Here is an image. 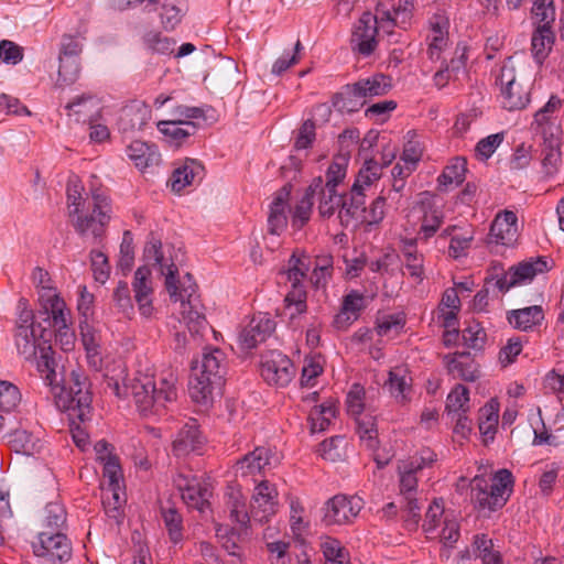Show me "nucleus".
I'll use <instances>...</instances> for the list:
<instances>
[{"label": "nucleus", "instance_id": "obj_1", "mask_svg": "<svg viewBox=\"0 0 564 564\" xmlns=\"http://www.w3.org/2000/svg\"><path fill=\"white\" fill-rule=\"evenodd\" d=\"M84 187L75 178L66 187L67 210L75 231L82 237L91 236L99 240L111 219V199L102 186L91 185L89 195L83 197Z\"/></svg>", "mask_w": 564, "mask_h": 564}, {"label": "nucleus", "instance_id": "obj_2", "mask_svg": "<svg viewBox=\"0 0 564 564\" xmlns=\"http://www.w3.org/2000/svg\"><path fill=\"white\" fill-rule=\"evenodd\" d=\"M128 389L143 415L156 414L177 400L178 376L171 367L158 372L153 366L140 364Z\"/></svg>", "mask_w": 564, "mask_h": 564}, {"label": "nucleus", "instance_id": "obj_3", "mask_svg": "<svg viewBox=\"0 0 564 564\" xmlns=\"http://www.w3.org/2000/svg\"><path fill=\"white\" fill-rule=\"evenodd\" d=\"M513 487L514 477L507 468L498 469L489 479L477 475L470 481V501L478 512H495L506 506Z\"/></svg>", "mask_w": 564, "mask_h": 564}, {"label": "nucleus", "instance_id": "obj_4", "mask_svg": "<svg viewBox=\"0 0 564 564\" xmlns=\"http://www.w3.org/2000/svg\"><path fill=\"white\" fill-rule=\"evenodd\" d=\"M310 270L308 257L303 252L292 253L288 261L286 269L280 271V281L290 285V290L284 297V316L290 319L293 327H297V319L307 311V293L305 289V278Z\"/></svg>", "mask_w": 564, "mask_h": 564}, {"label": "nucleus", "instance_id": "obj_5", "mask_svg": "<svg viewBox=\"0 0 564 564\" xmlns=\"http://www.w3.org/2000/svg\"><path fill=\"white\" fill-rule=\"evenodd\" d=\"M435 460L436 454L432 449L422 448L417 455L408 460H402L398 466L400 496L406 503L408 516L405 522L409 527H415L420 519V508L416 499V473L430 467Z\"/></svg>", "mask_w": 564, "mask_h": 564}, {"label": "nucleus", "instance_id": "obj_6", "mask_svg": "<svg viewBox=\"0 0 564 564\" xmlns=\"http://www.w3.org/2000/svg\"><path fill=\"white\" fill-rule=\"evenodd\" d=\"M57 405L66 411L70 420L86 422L90 417L93 395L88 377L80 369L70 371L68 387L58 388Z\"/></svg>", "mask_w": 564, "mask_h": 564}, {"label": "nucleus", "instance_id": "obj_7", "mask_svg": "<svg viewBox=\"0 0 564 564\" xmlns=\"http://www.w3.org/2000/svg\"><path fill=\"white\" fill-rule=\"evenodd\" d=\"M390 88L391 78L389 76L375 74L352 85H347L343 91L333 97V105L339 111H354L358 106L364 105L366 98L382 96Z\"/></svg>", "mask_w": 564, "mask_h": 564}, {"label": "nucleus", "instance_id": "obj_8", "mask_svg": "<svg viewBox=\"0 0 564 564\" xmlns=\"http://www.w3.org/2000/svg\"><path fill=\"white\" fill-rule=\"evenodd\" d=\"M196 284L189 273H186L183 281L176 283V294L170 295L171 300L181 303V318L191 334H199L206 326L205 315L199 311V303L194 299Z\"/></svg>", "mask_w": 564, "mask_h": 564}, {"label": "nucleus", "instance_id": "obj_9", "mask_svg": "<svg viewBox=\"0 0 564 564\" xmlns=\"http://www.w3.org/2000/svg\"><path fill=\"white\" fill-rule=\"evenodd\" d=\"M32 550L43 564H64L72 558V542L61 531H42L32 542Z\"/></svg>", "mask_w": 564, "mask_h": 564}, {"label": "nucleus", "instance_id": "obj_10", "mask_svg": "<svg viewBox=\"0 0 564 564\" xmlns=\"http://www.w3.org/2000/svg\"><path fill=\"white\" fill-rule=\"evenodd\" d=\"M497 80L500 84L502 106L509 111L521 110L530 102V94L521 83L517 80L514 66L510 61L501 68Z\"/></svg>", "mask_w": 564, "mask_h": 564}, {"label": "nucleus", "instance_id": "obj_11", "mask_svg": "<svg viewBox=\"0 0 564 564\" xmlns=\"http://www.w3.org/2000/svg\"><path fill=\"white\" fill-rule=\"evenodd\" d=\"M414 0H381L376 7L378 19L381 20V31L391 34L394 26L405 29L412 18Z\"/></svg>", "mask_w": 564, "mask_h": 564}, {"label": "nucleus", "instance_id": "obj_12", "mask_svg": "<svg viewBox=\"0 0 564 564\" xmlns=\"http://www.w3.org/2000/svg\"><path fill=\"white\" fill-rule=\"evenodd\" d=\"M364 508V501L358 496L336 495L324 508V522L327 525L352 523Z\"/></svg>", "mask_w": 564, "mask_h": 564}, {"label": "nucleus", "instance_id": "obj_13", "mask_svg": "<svg viewBox=\"0 0 564 564\" xmlns=\"http://www.w3.org/2000/svg\"><path fill=\"white\" fill-rule=\"evenodd\" d=\"M260 372L269 384L286 387L295 375V368L286 355L271 350L262 356Z\"/></svg>", "mask_w": 564, "mask_h": 564}, {"label": "nucleus", "instance_id": "obj_14", "mask_svg": "<svg viewBox=\"0 0 564 564\" xmlns=\"http://www.w3.org/2000/svg\"><path fill=\"white\" fill-rule=\"evenodd\" d=\"M48 324L55 330V341L64 351H70L75 345V333L69 325V312L58 295L50 300Z\"/></svg>", "mask_w": 564, "mask_h": 564}, {"label": "nucleus", "instance_id": "obj_15", "mask_svg": "<svg viewBox=\"0 0 564 564\" xmlns=\"http://www.w3.org/2000/svg\"><path fill=\"white\" fill-rule=\"evenodd\" d=\"M381 30V20L375 14L365 12L358 20L351 36V47L364 56H369L377 47V35Z\"/></svg>", "mask_w": 564, "mask_h": 564}, {"label": "nucleus", "instance_id": "obj_16", "mask_svg": "<svg viewBox=\"0 0 564 564\" xmlns=\"http://www.w3.org/2000/svg\"><path fill=\"white\" fill-rule=\"evenodd\" d=\"M143 254L147 261L159 267L161 273L165 276V288L169 294L175 295L176 283L180 282L177 278L178 269L175 263L165 257L162 241L151 234L145 242Z\"/></svg>", "mask_w": 564, "mask_h": 564}, {"label": "nucleus", "instance_id": "obj_17", "mask_svg": "<svg viewBox=\"0 0 564 564\" xmlns=\"http://www.w3.org/2000/svg\"><path fill=\"white\" fill-rule=\"evenodd\" d=\"M174 484L188 508L204 512L209 507L210 491L207 484L198 477L178 474L174 478Z\"/></svg>", "mask_w": 564, "mask_h": 564}, {"label": "nucleus", "instance_id": "obj_18", "mask_svg": "<svg viewBox=\"0 0 564 564\" xmlns=\"http://www.w3.org/2000/svg\"><path fill=\"white\" fill-rule=\"evenodd\" d=\"M449 17L444 10H437L429 19L427 55L431 61H438L449 42Z\"/></svg>", "mask_w": 564, "mask_h": 564}, {"label": "nucleus", "instance_id": "obj_19", "mask_svg": "<svg viewBox=\"0 0 564 564\" xmlns=\"http://www.w3.org/2000/svg\"><path fill=\"white\" fill-rule=\"evenodd\" d=\"M278 507V490L268 480L260 481L251 499L250 513L254 521L264 523L275 514Z\"/></svg>", "mask_w": 564, "mask_h": 564}, {"label": "nucleus", "instance_id": "obj_20", "mask_svg": "<svg viewBox=\"0 0 564 564\" xmlns=\"http://www.w3.org/2000/svg\"><path fill=\"white\" fill-rule=\"evenodd\" d=\"M419 207L422 216L416 238L417 241H427L441 229L445 220V213L429 193H424V197L419 202Z\"/></svg>", "mask_w": 564, "mask_h": 564}, {"label": "nucleus", "instance_id": "obj_21", "mask_svg": "<svg viewBox=\"0 0 564 564\" xmlns=\"http://www.w3.org/2000/svg\"><path fill=\"white\" fill-rule=\"evenodd\" d=\"M519 237L518 217L512 210L499 212L491 223L489 241L503 247H513Z\"/></svg>", "mask_w": 564, "mask_h": 564}, {"label": "nucleus", "instance_id": "obj_22", "mask_svg": "<svg viewBox=\"0 0 564 564\" xmlns=\"http://www.w3.org/2000/svg\"><path fill=\"white\" fill-rule=\"evenodd\" d=\"M274 329L275 322L268 314L259 313L240 332L239 345L246 350L253 349L270 337Z\"/></svg>", "mask_w": 564, "mask_h": 564}, {"label": "nucleus", "instance_id": "obj_23", "mask_svg": "<svg viewBox=\"0 0 564 564\" xmlns=\"http://www.w3.org/2000/svg\"><path fill=\"white\" fill-rule=\"evenodd\" d=\"M401 261L409 276L415 283H421L425 278V257L417 249V238L401 239Z\"/></svg>", "mask_w": 564, "mask_h": 564}, {"label": "nucleus", "instance_id": "obj_24", "mask_svg": "<svg viewBox=\"0 0 564 564\" xmlns=\"http://www.w3.org/2000/svg\"><path fill=\"white\" fill-rule=\"evenodd\" d=\"M561 107L562 100L557 96H551L549 101L535 112L534 122L543 137H561L562 129L558 120Z\"/></svg>", "mask_w": 564, "mask_h": 564}, {"label": "nucleus", "instance_id": "obj_25", "mask_svg": "<svg viewBox=\"0 0 564 564\" xmlns=\"http://www.w3.org/2000/svg\"><path fill=\"white\" fill-rule=\"evenodd\" d=\"M291 186L285 185L278 191L269 206L268 230L272 235H281L288 226V206Z\"/></svg>", "mask_w": 564, "mask_h": 564}, {"label": "nucleus", "instance_id": "obj_26", "mask_svg": "<svg viewBox=\"0 0 564 564\" xmlns=\"http://www.w3.org/2000/svg\"><path fill=\"white\" fill-rule=\"evenodd\" d=\"M321 177H314L303 197L295 203L291 213V226L295 230H301L311 219L314 197L316 196V188L319 187Z\"/></svg>", "mask_w": 564, "mask_h": 564}, {"label": "nucleus", "instance_id": "obj_27", "mask_svg": "<svg viewBox=\"0 0 564 564\" xmlns=\"http://www.w3.org/2000/svg\"><path fill=\"white\" fill-rule=\"evenodd\" d=\"M126 154L140 171L158 166L161 162V154L156 145L141 140L132 141L127 147Z\"/></svg>", "mask_w": 564, "mask_h": 564}, {"label": "nucleus", "instance_id": "obj_28", "mask_svg": "<svg viewBox=\"0 0 564 564\" xmlns=\"http://www.w3.org/2000/svg\"><path fill=\"white\" fill-rule=\"evenodd\" d=\"M273 453L268 447H256L236 463V474L246 477L256 475L271 466Z\"/></svg>", "mask_w": 564, "mask_h": 564}, {"label": "nucleus", "instance_id": "obj_29", "mask_svg": "<svg viewBox=\"0 0 564 564\" xmlns=\"http://www.w3.org/2000/svg\"><path fill=\"white\" fill-rule=\"evenodd\" d=\"M445 366L454 378L465 381H475L479 377V370L476 361L469 352H455L444 357Z\"/></svg>", "mask_w": 564, "mask_h": 564}, {"label": "nucleus", "instance_id": "obj_30", "mask_svg": "<svg viewBox=\"0 0 564 564\" xmlns=\"http://www.w3.org/2000/svg\"><path fill=\"white\" fill-rule=\"evenodd\" d=\"M53 355L54 352L52 347L48 345V340L43 339V345L37 350L35 357L31 358L29 361L35 365V368L44 383L55 391L57 390L58 384L57 373L55 371L56 364Z\"/></svg>", "mask_w": 564, "mask_h": 564}, {"label": "nucleus", "instance_id": "obj_31", "mask_svg": "<svg viewBox=\"0 0 564 564\" xmlns=\"http://www.w3.org/2000/svg\"><path fill=\"white\" fill-rule=\"evenodd\" d=\"M203 444V437L196 420H191L177 433L173 441V452L177 456L198 451Z\"/></svg>", "mask_w": 564, "mask_h": 564}, {"label": "nucleus", "instance_id": "obj_32", "mask_svg": "<svg viewBox=\"0 0 564 564\" xmlns=\"http://www.w3.org/2000/svg\"><path fill=\"white\" fill-rule=\"evenodd\" d=\"M224 362L225 354L220 349H206L203 352L200 361L196 364L193 370L223 384L225 376Z\"/></svg>", "mask_w": 564, "mask_h": 564}, {"label": "nucleus", "instance_id": "obj_33", "mask_svg": "<svg viewBox=\"0 0 564 564\" xmlns=\"http://www.w3.org/2000/svg\"><path fill=\"white\" fill-rule=\"evenodd\" d=\"M158 130L163 134L164 140L172 147L183 145L192 135L197 132L198 126L195 121H186L183 124L177 122L159 121Z\"/></svg>", "mask_w": 564, "mask_h": 564}, {"label": "nucleus", "instance_id": "obj_34", "mask_svg": "<svg viewBox=\"0 0 564 564\" xmlns=\"http://www.w3.org/2000/svg\"><path fill=\"white\" fill-rule=\"evenodd\" d=\"M204 176V166L196 160H186L173 171L171 186L175 192H181L186 186L200 181Z\"/></svg>", "mask_w": 564, "mask_h": 564}, {"label": "nucleus", "instance_id": "obj_35", "mask_svg": "<svg viewBox=\"0 0 564 564\" xmlns=\"http://www.w3.org/2000/svg\"><path fill=\"white\" fill-rule=\"evenodd\" d=\"M467 162L464 158H454L444 167L443 172L437 177V188L441 192L458 187L466 177Z\"/></svg>", "mask_w": 564, "mask_h": 564}, {"label": "nucleus", "instance_id": "obj_36", "mask_svg": "<svg viewBox=\"0 0 564 564\" xmlns=\"http://www.w3.org/2000/svg\"><path fill=\"white\" fill-rule=\"evenodd\" d=\"M101 491L106 516L119 524L123 519V507L127 501L124 487H101Z\"/></svg>", "mask_w": 564, "mask_h": 564}, {"label": "nucleus", "instance_id": "obj_37", "mask_svg": "<svg viewBox=\"0 0 564 564\" xmlns=\"http://www.w3.org/2000/svg\"><path fill=\"white\" fill-rule=\"evenodd\" d=\"M555 42V34L552 28L538 25L531 39V52L538 64H543L551 53Z\"/></svg>", "mask_w": 564, "mask_h": 564}, {"label": "nucleus", "instance_id": "obj_38", "mask_svg": "<svg viewBox=\"0 0 564 564\" xmlns=\"http://www.w3.org/2000/svg\"><path fill=\"white\" fill-rule=\"evenodd\" d=\"M220 386L219 382L193 370V377L188 386L189 397L195 403L206 405L212 402L215 388Z\"/></svg>", "mask_w": 564, "mask_h": 564}, {"label": "nucleus", "instance_id": "obj_39", "mask_svg": "<svg viewBox=\"0 0 564 564\" xmlns=\"http://www.w3.org/2000/svg\"><path fill=\"white\" fill-rule=\"evenodd\" d=\"M364 296L356 291H351L344 296L340 312L335 317V325L343 329L351 325L359 316L362 310Z\"/></svg>", "mask_w": 564, "mask_h": 564}, {"label": "nucleus", "instance_id": "obj_40", "mask_svg": "<svg viewBox=\"0 0 564 564\" xmlns=\"http://www.w3.org/2000/svg\"><path fill=\"white\" fill-rule=\"evenodd\" d=\"M544 319L541 306L532 305L524 308L513 310L508 313V322L517 329L527 332Z\"/></svg>", "mask_w": 564, "mask_h": 564}, {"label": "nucleus", "instance_id": "obj_41", "mask_svg": "<svg viewBox=\"0 0 564 564\" xmlns=\"http://www.w3.org/2000/svg\"><path fill=\"white\" fill-rule=\"evenodd\" d=\"M226 507L232 521L241 527H247L252 517L247 507V498L240 489L230 488L228 490L226 494Z\"/></svg>", "mask_w": 564, "mask_h": 564}, {"label": "nucleus", "instance_id": "obj_42", "mask_svg": "<svg viewBox=\"0 0 564 564\" xmlns=\"http://www.w3.org/2000/svg\"><path fill=\"white\" fill-rule=\"evenodd\" d=\"M412 378L403 367H394L389 371V378L386 382L391 395L398 402H405L408 393L411 391Z\"/></svg>", "mask_w": 564, "mask_h": 564}, {"label": "nucleus", "instance_id": "obj_43", "mask_svg": "<svg viewBox=\"0 0 564 564\" xmlns=\"http://www.w3.org/2000/svg\"><path fill=\"white\" fill-rule=\"evenodd\" d=\"M549 270L546 258L536 257L511 267V274L514 276L518 284H522L532 281L534 276L547 272Z\"/></svg>", "mask_w": 564, "mask_h": 564}, {"label": "nucleus", "instance_id": "obj_44", "mask_svg": "<svg viewBox=\"0 0 564 564\" xmlns=\"http://www.w3.org/2000/svg\"><path fill=\"white\" fill-rule=\"evenodd\" d=\"M45 329L40 335L41 339L37 338L35 329H26L23 327H17L15 333V346L18 352L23 356L25 360H30L35 357L37 350L43 345Z\"/></svg>", "mask_w": 564, "mask_h": 564}, {"label": "nucleus", "instance_id": "obj_45", "mask_svg": "<svg viewBox=\"0 0 564 564\" xmlns=\"http://www.w3.org/2000/svg\"><path fill=\"white\" fill-rule=\"evenodd\" d=\"M542 169L545 176L550 177L557 173L562 162L560 149V137H543Z\"/></svg>", "mask_w": 564, "mask_h": 564}, {"label": "nucleus", "instance_id": "obj_46", "mask_svg": "<svg viewBox=\"0 0 564 564\" xmlns=\"http://www.w3.org/2000/svg\"><path fill=\"white\" fill-rule=\"evenodd\" d=\"M447 513L453 512L445 511L442 499H435L430 505L422 525L423 531L429 539H436L437 531L441 530L442 527L445 525V521H447Z\"/></svg>", "mask_w": 564, "mask_h": 564}, {"label": "nucleus", "instance_id": "obj_47", "mask_svg": "<svg viewBox=\"0 0 564 564\" xmlns=\"http://www.w3.org/2000/svg\"><path fill=\"white\" fill-rule=\"evenodd\" d=\"M65 109L67 110V116L74 117L78 122H86L99 110V102L95 96L84 94L68 102Z\"/></svg>", "mask_w": 564, "mask_h": 564}, {"label": "nucleus", "instance_id": "obj_48", "mask_svg": "<svg viewBox=\"0 0 564 564\" xmlns=\"http://www.w3.org/2000/svg\"><path fill=\"white\" fill-rule=\"evenodd\" d=\"M316 195L318 196L317 210L322 218L328 219L337 210H343L344 194L339 193L338 189L322 187L316 191Z\"/></svg>", "mask_w": 564, "mask_h": 564}, {"label": "nucleus", "instance_id": "obj_49", "mask_svg": "<svg viewBox=\"0 0 564 564\" xmlns=\"http://www.w3.org/2000/svg\"><path fill=\"white\" fill-rule=\"evenodd\" d=\"M460 536V527L458 520L454 513H447V521L445 525L436 533V539L443 544V549L440 552L442 558L448 560L451 556V549L454 547L455 543Z\"/></svg>", "mask_w": 564, "mask_h": 564}, {"label": "nucleus", "instance_id": "obj_50", "mask_svg": "<svg viewBox=\"0 0 564 564\" xmlns=\"http://www.w3.org/2000/svg\"><path fill=\"white\" fill-rule=\"evenodd\" d=\"M348 156L339 154L334 156L332 163L327 167L325 181L322 176L319 187L316 188L318 191L322 187L329 189H338V186L344 182L347 167H348Z\"/></svg>", "mask_w": 564, "mask_h": 564}, {"label": "nucleus", "instance_id": "obj_51", "mask_svg": "<svg viewBox=\"0 0 564 564\" xmlns=\"http://www.w3.org/2000/svg\"><path fill=\"white\" fill-rule=\"evenodd\" d=\"M356 420V429L359 435L361 444L370 451L378 448V432L376 419L369 414H361L360 416H354Z\"/></svg>", "mask_w": 564, "mask_h": 564}, {"label": "nucleus", "instance_id": "obj_52", "mask_svg": "<svg viewBox=\"0 0 564 564\" xmlns=\"http://www.w3.org/2000/svg\"><path fill=\"white\" fill-rule=\"evenodd\" d=\"M499 420V403L496 400H490L480 409L479 414V431L485 436V442L494 440L497 432Z\"/></svg>", "mask_w": 564, "mask_h": 564}, {"label": "nucleus", "instance_id": "obj_53", "mask_svg": "<svg viewBox=\"0 0 564 564\" xmlns=\"http://www.w3.org/2000/svg\"><path fill=\"white\" fill-rule=\"evenodd\" d=\"M475 238V230L470 225L463 226L457 235L449 240L448 254L453 259H460L468 254L471 242Z\"/></svg>", "mask_w": 564, "mask_h": 564}, {"label": "nucleus", "instance_id": "obj_54", "mask_svg": "<svg viewBox=\"0 0 564 564\" xmlns=\"http://www.w3.org/2000/svg\"><path fill=\"white\" fill-rule=\"evenodd\" d=\"M424 150L425 145L420 135L414 130H410L406 133V141L403 145L400 161L404 164H410L417 167L420 161L423 158Z\"/></svg>", "mask_w": 564, "mask_h": 564}, {"label": "nucleus", "instance_id": "obj_55", "mask_svg": "<svg viewBox=\"0 0 564 564\" xmlns=\"http://www.w3.org/2000/svg\"><path fill=\"white\" fill-rule=\"evenodd\" d=\"M364 188H360L358 184H352L350 188L349 202L344 196L343 210H339V218L341 225H347L349 218L355 217L359 212L365 208V194Z\"/></svg>", "mask_w": 564, "mask_h": 564}, {"label": "nucleus", "instance_id": "obj_56", "mask_svg": "<svg viewBox=\"0 0 564 564\" xmlns=\"http://www.w3.org/2000/svg\"><path fill=\"white\" fill-rule=\"evenodd\" d=\"M469 410V390L464 384H456L446 399L448 414L466 413Z\"/></svg>", "mask_w": 564, "mask_h": 564}, {"label": "nucleus", "instance_id": "obj_57", "mask_svg": "<svg viewBox=\"0 0 564 564\" xmlns=\"http://www.w3.org/2000/svg\"><path fill=\"white\" fill-rule=\"evenodd\" d=\"M144 46L152 53L170 55L174 52L176 42L173 39L162 35L158 31H149L143 35Z\"/></svg>", "mask_w": 564, "mask_h": 564}, {"label": "nucleus", "instance_id": "obj_58", "mask_svg": "<svg viewBox=\"0 0 564 564\" xmlns=\"http://www.w3.org/2000/svg\"><path fill=\"white\" fill-rule=\"evenodd\" d=\"M305 509L297 498L290 499V528L294 538L300 539L307 532L310 522L304 519Z\"/></svg>", "mask_w": 564, "mask_h": 564}, {"label": "nucleus", "instance_id": "obj_59", "mask_svg": "<svg viewBox=\"0 0 564 564\" xmlns=\"http://www.w3.org/2000/svg\"><path fill=\"white\" fill-rule=\"evenodd\" d=\"M162 519L172 543L177 544L183 540V518L175 508L162 509Z\"/></svg>", "mask_w": 564, "mask_h": 564}, {"label": "nucleus", "instance_id": "obj_60", "mask_svg": "<svg viewBox=\"0 0 564 564\" xmlns=\"http://www.w3.org/2000/svg\"><path fill=\"white\" fill-rule=\"evenodd\" d=\"M135 302H141L142 299H149L152 296V281L151 270L143 265L137 269L132 282Z\"/></svg>", "mask_w": 564, "mask_h": 564}, {"label": "nucleus", "instance_id": "obj_61", "mask_svg": "<svg viewBox=\"0 0 564 564\" xmlns=\"http://www.w3.org/2000/svg\"><path fill=\"white\" fill-rule=\"evenodd\" d=\"M474 546L476 556L479 557L484 564H501L500 553L494 550L492 540L488 539L486 534L476 535Z\"/></svg>", "mask_w": 564, "mask_h": 564}, {"label": "nucleus", "instance_id": "obj_62", "mask_svg": "<svg viewBox=\"0 0 564 564\" xmlns=\"http://www.w3.org/2000/svg\"><path fill=\"white\" fill-rule=\"evenodd\" d=\"M321 551L324 555L325 564H337L339 561H349L347 550L334 538H324L321 542Z\"/></svg>", "mask_w": 564, "mask_h": 564}, {"label": "nucleus", "instance_id": "obj_63", "mask_svg": "<svg viewBox=\"0 0 564 564\" xmlns=\"http://www.w3.org/2000/svg\"><path fill=\"white\" fill-rule=\"evenodd\" d=\"M532 18L539 25L553 26L555 22V7L553 0H532L531 8Z\"/></svg>", "mask_w": 564, "mask_h": 564}, {"label": "nucleus", "instance_id": "obj_64", "mask_svg": "<svg viewBox=\"0 0 564 564\" xmlns=\"http://www.w3.org/2000/svg\"><path fill=\"white\" fill-rule=\"evenodd\" d=\"M66 510L59 502H50L44 511L45 531H59L66 523Z\"/></svg>", "mask_w": 564, "mask_h": 564}]
</instances>
